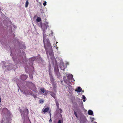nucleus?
I'll return each mask as SVG.
<instances>
[{
  "instance_id": "f257e3e1",
  "label": "nucleus",
  "mask_w": 123,
  "mask_h": 123,
  "mask_svg": "<svg viewBox=\"0 0 123 123\" xmlns=\"http://www.w3.org/2000/svg\"><path fill=\"white\" fill-rule=\"evenodd\" d=\"M41 28L43 30V40L44 42V46L46 50V51L47 56H49L48 55L49 53H51V55L53 56V51L52 49V47L49 40L48 39H46V35L45 34V30L43 28L42 26H41Z\"/></svg>"
},
{
  "instance_id": "f03ea898",
  "label": "nucleus",
  "mask_w": 123,
  "mask_h": 123,
  "mask_svg": "<svg viewBox=\"0 0 123 123\" xmlns=\"http://www.w3.org/2000/svg\"><path fill=\"white\" fill-rule=\"evenodd\" d=\"M49 57L48 56V58H50L51 60H52V62L53 64V65H54L55 66V72L58 75L59 74V72H58V67L57 65L55 59L54 58L53 53V56L51 55V53H49L48 54Z\"/></svg>"
},
{
  "instance_id": "7ed1b4c3",
  "label": "nucleus",
  "mask_w": 123,
  "mask_h": 123,
  "mask_svg": "<svg viewBox=\"0 0 123 123\" xmlns=\"http://www.w3.org/2000/svg\"><path fill=\"white\" fill-rule=\"evenodd\" d=\"M1 65L2 68L5 69H7L8 70H10L12 69H15V66H13L12 64H8L6 62H2L1 63Z\"/></svg>"
},
{
  "instance_id": "20e7f679",
  "label": "nucleus",
  "mask_w": 123,
  "mask_h": 123,
  "mask_svg": "<svg viewBox=\"0 0 123 123\" xmlns=\"http://www.w3.org/2000/svg\"><path fill=\"white\" fill-rule=\"evenodd\" d=\"M67 76L68 77V78L70 79L73 80L74 81H75L73 79V76L72 74H67Z\"/></svg>"
},
{
  "instance_id": "39448f33",
  "label": "nucleus",
  "mask_w": 123,
  "mask_h": 123,
  "mask_svg": "<svg viewBox=\"0 0 123 123\" xmlns=\"http://www.w3.org/2000/svg\"><path fill=\"white\" fill-rule=\"evenodd\" d=\"M28 76L26 75H22L20 77L23 80H25L27 78Z\"/></svg>"
},
{
  "instance_id": "423d86ee",
  "label": "nucleus",
  "mask_w": 123,
  "mask_h": 123,
  "mask_svg": "<svg viewBox=\"0 0 123 123\" xmlns=\"http://www.w3.org/2000/svg\"><path fill=\"white\" fill-rule=\"evenodd\" d=\"M41 90L42 92L44 93V94H43L44 95H46L48 93L47 91H45L44 88H41Z\"/></svg>"
},
{
  "instance_id": "0eeeda50",
  "label": "nucleus",
  "mask_w": 123,
  "mask_h": 123,
  "mask_svg": "<svg viewBox=\"0 0 123 123\" xmlns=\"http://www.w3.org/2000/svg\"><path fill=\"white\" fill-rule=\"evenodd\" d=\"M65 67H64V65L63 63H62L61 64L60 68L61 70L64 71V70L65 69Z\"/></svg>"
},
{
  "instance_id": "6e6552de",
  "label": "nucleus",
  "mask_w": 123,
  "mask_h": 123,
  "mask_svg": "<svg viewBox=\"0 0 123 123\" xmlns=\"http://www.w3.org/2000/svg\"><path fill=\"white\" fill-rule=\"evenodd\" d=\"M88 114L90 115H93V112L91 110H89L88 111Z\"/></svg>"
},
{
  "instance_id": "1a4fd4ad",
  "label": "nucleus",
  "mask_w": 123,
  "mask_h": 123,
  "mask_svg": "<svg viewBox=\"0 0 123 123\" xmlns=\"http://www.w3.org/2000/svg\"><path fill=\"white\" fill-rule=\"evenodd\" d=\"M82 91V89L80 87H78L77 90L76 89L75 91H77L78 92H81Z\"/></svg>"
},
{
  "instance_id": "9d476101",
  "label": "nucleus",
  "mask_w": 123,
  "mask_h": 123,
  "mask_svg": "<svg viewBox=\"0 0 123 123\" xmlns=\"http://www.w3.org/2000/svg\"><path fill=\"white\" fill-rule=\"evenodd\" d=\"M50 94L52 97L53 98L55 97V93H53L52 92H50Z\"/></svg>"
},
{
  "instance_id": "9b49d317",
  "label": "nucleus",
  "mask_w": 123,
  "mask_h": 123,
  "mask_svg": "<svg viewBox=\"0 0 123 123\" xmlns=\"http://www.w3.org/2000/svg\"><path fill=\"white\" fill-rule=\"evenodd\" d=\"M29 4V2H28V0H26V3H25V7L26 8L27 7Z\"/></svg>"
},
{
  "instance_id": "f8f14e48",
  "label": "nucleus",
  "mask_w": 123,
  "mask_h": 123,
  "mask_svg": "<svg viewBox=\"0 0 123 123\" xmlns=\"http://www.w3.org/2000/svg\"><path fill=\"white\" fill-rule=\"evenodd\" d=\"M41 20V19L40 17H38L36 19V21L37 22L40 21Z\"/></svg>"
},
{
  "instance_id": "ddd939ff",
  "label": "nucleus",
  "mask_w": 123,
  "mask_h": 123,
  "mask_svg": "<svg viewBox=\"0 0 123 123\" xmlns=\"http://www.w3.org/2000/svg\"><path fill=\"white\" fill-rule=\"evenodd\" d=\"M48 24H49V23L47 22V21L45 22V25L46 28L49 27V26L48 25Z\"/></svg>"
},
{
  "instance_id": "4468645a",
  "label": "nucleus",
  "mask_w": 123,
  "mask_h": 123,
  "mask_svg": "<svg viewBox=\"0 0 123 123\" xmlns=\"http://www.w3.org/2000/svg\"><path fill=\"white\" fill-rule=\"evenodd\" d=\"M49 110V108L47 107L45 109L43 110V112L44 113H45L47 112Z\"/></svg>"
},
{
  "instance_id": "2eb2a0df",
  "label": "nucleus",
  "mask_w": 123,
  "mask_h": 123,
  "mask_svg": "<svg viewBox=\"0 0 123 123\" xmlns=\"http://www.w3.org/2000/svg\"><path fill=\"white\" fill-rule=\"evenodd\" d=\"M82 98L83 99V101L84 102H85L86 99L85 96L84 95H83L82 96Z\"/></svg>"
},
{
  "instance_id": "dca6fc26",
  "label": "nucleus",
  "mask_w": 123,
  "mask_h": 123,
  "mask_svg": "<svg viewBox=\"0 0 123 123\" xmlns=\"http://www.w3.org/2000/svg\"><path fill=\"white\" fill-rule=\"evenodd\" d=\"M49 33V36H52L53 35V32L52 31H51V30H49V31H48Z\"/></svg>"
},
{
  "instance_id": "f3484780",
  "label": "nucleus",
  "mask_w": 123,
  "mask_h": 123,
  "mask_svg": "<svg viewBox=\"0 0 123 123\" xmlns=\"http://www.w3.org/2000/svg\"><path fill=\"white\" fill-rule=\"evenodd\" d=\"M7 109L6 108H3V112H4V111H7Z\"/></svg>"
},
{
  "instance_id": "a211bd4d",
  "label": "nucleus",
  "mask_w": 123,
  "mask_h": 123,
  "mask_svg": "<svg viewBox=\"0 0 123 123\" xmlns=\"http://www.w3.org/2000/svg\"><path fill=\"white\" fill-rule=\"evenodd\" d=\"M40 103H43V100L42 99H41L40 100Z\"/></svg>"
},
{
  "instance_id": "6ab92c4d",
  "label": "nucleus",
  "mask_w": 123,
  "mask_h": 123,
  "mask_svg": "<svg viewBox=\"0 0 123 123\" xmlns=\"http://www.w3.org/2000/svg\"><path fill=\"white\" fill-rule=\"evenodd\" d=\"M35 87H34V89H32V90H33V91L34 92H35L36 93V92H37V90H36V89H35Z\"/></svg>"
},
{
  "instance_id": "aec40b11",
  "label": "nucleus",
  "mask_w": 123,
  "mask_h": 123,
  "mask_svg": "<svg viewBox=\"0 0 123 123\" xmlns=\"http://www.w3.org/2000/svg\"><path fill=\"white\" fill-rule=\"evenodd\" d=\"M74 114L76 116L77 118H78V117L77 116V113L75 112L74 111Z\"/></svg>"
},
{
  "instance_id": "412c9836",
  "label": "nucleus",
  "mask_w": 123,
  "mask_h": 123,
  "mask_svg": "<svg viewBox=\"0 0 123 123\" xmlns=\"http://www.w3.org/2000/svg\"><path fill=\"white\" fill-rule=\"evenodd\" d=\"M43 5L44 6H45L46 5V1L44 3H43Z\"/></svg>"
},
{
  "instance_id": "4be33fe9",
  "label": "nucleus",
  "mask_w": 123,
  "mask_h": 123,
  "mask_svg": "<svg viewBox=\"0 0 123 123\" xmlns=\"http://www.w3.org/2000/svg\"><path fill=\"white\" fill-rule=\"evenodd\" d=\"M56 106H57V107H59V103L57 102H56Z\"/></svg>"
},
{
  "instance_id": "5701e85b",
  "label": "nucleus",
  "mask_w": 123,
  "mask_h": 123,
  "mask_svg": "<svg viewBox=\"0 0 123 123\" xmlns=\"http://www.w3.org/2000/svg\"><path fill=\"white\" fill-rule=\"evenodd\" d=\"M38 60L39 61H41L42 62H43V60L41 58H39L38 59Z\"/></svg>"
},
{
  "instance_id": "b1692460",
  "label": "nucleus",
  "mask_w": 123,
  "mask_h": 123,
  "mask_svg": "<svg viewBox=\"0 0 123 123\" xmlns=\"http://www.w3.org/2000/svg\"><path fill=\"white\" fill-rule=\"evenodd\" d=\"M90 118L91 120L92 121L93 120V119H94V118L93 117H90Z\"/></svg>"
},
{
  "instance_id": "393cba45",
  "label": "nucleus",
  "mask_w": 123,
  "mask_h": 123,
  "mask_svg": "<svg viewBox=\"0 0 123 123\" xmlns=\"http://www.w3.org/2000/svg\"><path fill=\"white\" fill-rule=\"evenodd\" d=\"M65 78V77H63V79H64V81H65V82H67L66 80V79H64Z\"/></svg>"
},
{
  "instance_id": "a878e982",
  "label": "nucleus",
  "mask_w": 123,
  "mask_h": 123,
  "mask_svg": "<svg viewBox=\"0 0 123 123\" xmlns=\"http://www.w3.org/2000/svg\"><path fill=\"white\" fill-rule=\"evenodd\" d=\"M61 123V120H59V121L58 123Z\"/></svg>"
},
{
  "instance_id": "bb28decb",
  "label": "nucleus",
  "mask_w": 123,
  "mask_h": 123,
  "mask_svg": "<svg viewBox=\"0 0 123 123\" xmlns=\"http://www.w3.org/2000/svg\"><path fill=\"white\" fill-rule=\"evenodd\" d=\"M59 111H60V113H61L62 112V110L61 109H59Z\"/></svg>"
},
{
  "instance_id": "cd10ccee",
  "label": "nucleus",
  "mask_w": 123,
  "mask_h": 123,
  "mask_svg": "<svg viewBox=\"0 0 123 123\" xmlns=\"http://www.w3.org/2000/svg\"><path fill=\"white\" fill-rule=\"evenodd\" d=\"M30 78H32L33 77L32 76V75H30Z\"/></svg>"
},
{
  "instance_id": "c85d7f7f",
  "label": "nucleus",
  "mask_w": 123,
  "mask_h": 123,
  "mask_svg": "<svg viewBox=\"0 0 123 123\" xmlns=\"http://www.w3.org/2000/svg\"><path fill=\"white\" fill-rule=\"evenodd\" d=\"M29 94L30 95H34V94H33L32 93H29Z\"/></svg>"
},
{
  "instance_id": "c756f323",
  "label": "nucleus",
  "mask_w": 123,
  "mask_h": 123,
  "mask_svg": "<svg viewBox=\"0 0 123 123\" xmlns=\"http://www.w3.org/2000/svg\"><path fill=\"white\" fill-rule=\"evenodd\" d=\"M49 122L50 123H51L52 122V120L51 119H50L49 120Z\"/></svg>"
},
{
  "instance_id": "7c9ffc66",
  "label": "nucleus",
  "mask_w": 123,
  "mask_h": 123,
  "mask_svg": "<svg viewBox=\"0 0 123 123\" xmlns=\"http://www.w3.org/2000/svg\"><path fill=\"white\" fill-rule=\"evenodd\" d=\"M26 112L27 114H28V110L27 109H26Z\"/></svg>"
},
{
  "instance_id": "2f4dec72",
  "label": "nucleus",
  "mask_w": 123,
  "mask_h": 123,
  "mask_svg": "<svg viewBox=\"0 0 123 123\" xmlns=\"http://www.w3.org/2000/svg\"><path fill=\"white\" fill-rule=\"evenodd\" d=\"M50 117L51 118V114L50 113Z\"/></svg>"
},
{
  "instance_id": "473e14b6",
  "label": "nucleus",
  "mask_w": 123,
  "mask_h": 123,
  "mask_svg": "<svg viewBox=\"0 0 123 123\" xmlns=\"http://www.w3.org/2000/svg\"><path fill=\"white\" fill-rule=\"evenodd\" d=\"M24 93H25V94L26 95H27V94H26V93L25 92Z\"/></svg>"
},
{
  "instance_id": "72a5a7b5",
  "label": "nucleus",
  "mask_w": 123,
  "mask_h": 123,
  "mask_svg": "<svg viewBox=\"0 0 123 123\" xmlns=\"http://www.w3.org/2000/svg\"><path fill=\"white\" fill-rule=\"evenodd\" d=\"M1 102V98L0 97V102Z\"/></svg>"
},
{
  "instance_id": "f704fd0d",
  "label": "nucleus",
  "mask_w": 123,
  "mask_h": 123,
  "mask_svg": "<svg viewBox=\"0 0 123 123\" xmlns=\"http://www.w3.org/2000/svg\"><path fill=\"white\" fill-rule=\"evenodd\" d=\"M58 49V47H56V49Z\"/></svg>"
},
{
  "instance_id": "c9c22d12",
  "label": "nucleus",
  "mask_w": 123,
  "mask_h": 123,
  "mask_svg": "<svg viewBox=\"0 0 123 123\" xmlns=\"http://www.w3.org/2000/svg\"><path fill=\"white\" fill-rule=\"evenodd\" d=\"M67 64H68V62H67Z\"/></svg>"
},
{
  "instance_id": "e433bc0d",
  "label": "nucleus",
  "mask_w": 123,
  "mask_h": 123,
  "mask_svg": "<svg viewBox=\"0 0 123 123\" xmlns=\"http://www.w3.org/2000/svg\"><path fill=\"white\" fill-rule=\"evenodd\" d=\"M82 92H84V91L83 90L82 91Z\"/></svg>"
},
{
  "instance_id": "4c0bfd02",
  "label": "nucleus",
  "mask_w": 123,
  "mask_h": 123,
  "mask_svg": "<svg viewBox=\"0 0 123 123\" xmlns=\"http://www.w3.org/2000/svg\"><path fill=\"white\" fill-rule=\"evenodd\" d=\"M55 46H56V45H55Z\"/></svg>"
},
{
  "instance_id": "58836bf2",
  "label": "nucleus",
  "mask_w": 123,
  "mask_h": 123,
  "mask_svg": "<svg viewBox=\"0 0 123 123\" xmlns=\"http://www.w3.org/2000/svg\"><path fill=\"white\" fill-rule=\"evenodd\" d=\"M38 0H37V1H38Z\"/></svg>"
},
{
  "instance_id": "ea45409f",
  "label": "nucleus",
  "mask_w": 123,
  "mask_h": 123,
  "mask_svg": "<svg viewBox=\"0 0 123 123\" xmlns=\"http://www.w3.org/2000/svg\"><path fill=\"white\" fill-rule=\"evenodd\" d=\"M58 43V42H56V43Z\"/></svg>"
},
{
  "instance_id": "a19ab883",
  "label": "nucleus",
  "mask_w": 123,
  "mask_h": 123,
  "mask_svg": "<svg viewBox=\"0 0 123 123\" xmlns=\"http://www.w3.org/2000/svg\"><path fill=\"white\" fill-rule=\"evenodd\" d=\"M95 123H97L96 122H95Z\"/></svg>"
}]
</instances>
